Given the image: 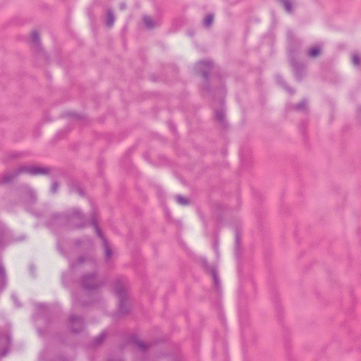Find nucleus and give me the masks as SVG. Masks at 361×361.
Returning a JSON list of instances; mask_svg holds the SVG:
<instances>
[{
  "mask_svg": "<svg viewBox=\"0 0 361 361\" xmlns=\"http://www.w3.org/2000/svg\"><path fill=\"white\" fill-rule=\"evenodd\" d=\"M54 223H60L71 228H82L88 224L81 211L75 208L66 214H54L52 216Z\"/></svg>",
  "mask_w": 361,
  "mask_h": 361,
  "instance_id": "obj_1",
  "label": "nucleus"
},
{
  "mask_svg": "<svg viewBox=\"0 0 361 361\" xmlns=\"http://www.w3.org/2000/svg\"><path fill=\"white\" fill-rule=\"evenodd\" d=\"M24 173L32 176L47 174L49 173V169L37 166H21L11 172L6 173L2 178V182L10 183L20 174Z\"/></svg>",
  "mask_w": 361,
  "mask_h": 361,
  "instance_id": "obj_2",
  "label": "nucleus"
},
{
  "mask_svg": "<svg viewBox=\"0 0 361 361\" xmlns=\"http://www.w3.org/2000/svg\"><path fill=\"white\" fill-rule=\"evenodd\" d=\"M115 293L118 298V312L121 315L126 314L128 312V307L126 304L127 299V282L125 279L121 278L115 281Z\"/></svg>",
  "mask_w": 361,
  "mask_h": 361,
  "instance_id": "obj_3",
  "label": "nucleus"
},
{
  "mask_svg": "<svg viewBox=\"0 0 361 361\" xmlns=\"http://www.w3.org/2000/svg\"><path fill=\"white\" fill-rule=\"evenodd\" d=\"M105 283L103 279L97 273L84 274L80 279V285L83 290L88 293L96 292Z\"/></svg>",
  "mask_w": 361,
  "mask_h": 361,
  "instance_id": "obj_4",
  "label": "nucleus"
},
{
  "mask_svg": "<svg viewBox=\"0 0 361 361\" xmlns=\"http://www.w3.org/2000/svg\"><path fill=\"white\" fill-rule=\"evenodd\" d=\"M90 223L94 227L98 237H99L102 240L103 246L105 252V258L106 259L109 260L113 254L110 244L103 235L102 232L98 226L97 220L94 216L92 217Z\"/></svg>",
  "mask_w": 361,
  "mask_h": 361,
  "instance_id": "obj_5",
  "label": "nucleus"
},
{
  "mask_svg": "<svg viewBox=\"0 0 361 361\" xmlns=\"http://www.w3.org/2000/svg\"><path fill=\"white\" fill-rule=\"evenodd\" d=\"M21 201L25 205H30L36 202L35 192L27 185L22 186L19 190Z\"/></svg>",
  "mask_w": 361,
  "mask_h": 361,
  "instance_id": "obj_6",
  "label": "nucleus"
},
{
  "mask_svg": "<svg viewBox=\"0 0 361 361\" xmlns=\"http://www.w3.org/2000/svg\"><path fill=\"white\" fill-rule=\"evenodd\" d=\"M69 327L72 332L78 334L82 331L84 327L83 319L74 314L69 318Z\"/></svg>",
  "mask_w": 361,
  "mask_h": 361,
  "instance_id": "obj_7",
  "label": "nucleus"
},
{
  "mask_svg": "<svg viewBox=\"0 0 361 361\" xmlns=\"http://www.w3.org/2000/svg\"><path fill=\"white\" fill-rule=\"evenodd\" d=\"M293 54L289 52L288 56L290 61L291 66L293 68L294 75L297 80H300L302 78L305 67L302 64L297 62L293 56Z\"/></svg>",
  "mask_w": 361,
  "mask_h": 361,
  "instance_id": "obj_8",
  "label": "nucleus"
},
{
  "mask_svg": "<svg viewBox=\"0 0 361 361\" xmlns=\"http://www.w3.org/2000/svg\"><path fill=\"white\" fill-rule=\"evenodd\" d=\"M11 343V338L8 335H0V357H4L7 354Z\"/></svg>",
  "mask_w": 361,
  "mask_h": 361,
  "instance_id": "obj_9",
  "label": "nucleus"
},
{
  "mask_svg": "<svg viewBox=\"0 0 361 361\" xmlns=\"http://www.w3.org/2000/svg\"><path fill=\"white\" fill-rule=\"evenodd\" d=\"M82 264H89L90 267L95 265L94 259L89 255L80 256L75 262H70V266L72 269L77 268Z\"/></svg>",
  "mask_w": 361,
  "mask_h": 361,
  "instance_id": "obj_10",
  "label": "nucleus"
},
{
  "mask_svg": "<svg viewBox=\"0 0 361 361\" xmlns=\"http://www.w3.org/2000/svg\"><path fill=\"white\" fill-rule=\"evenodd\" d=\"M207 271L212 278L214 286L217 290H219L221 288V280L217 268L214 266L207 267Z\"/></svg>",
  "mask_w": 361,
  "mask_h": 361,
  "instance_id": "obj_11",
  "label": "nucleus"
},
{
  "mask_svg": "<svg viewBox=\"0 0 361 361\" xmlns=\"http://www.w3.org/2000/svg\"><path fill=\"white\" fill-rule=\"evenodd\" d=\"M131 341L133 343L139 350L142 352H145L149 346L142 341H140L136 336H132Z\"/></svg>",
  "mask_w": 361,
  "mask_h": 361,
  "instance_id": "obj_12",
  "label": "nucleus"
},
{
  "mask_svg": "<svg viewBox=\"0 0 361 361\" xmlns=\"http://www.w3.org/2000/svg\"><path fill=\"white\" fill-rule=\"evenodd\" d=\"M115 18L112 10L108 9L106 11V24L108 27H111L114 23Z\"/></svg>",
  "mask_w": 361,
  "mask_h": 361,
  "instance_id": "obj_13",
  "label": "nucleus"
},
{
  "mask_svg": "<svg viewBox=\"0 0 361 361\" xmlns=\"http://www.w3.org/2000/svg\"><path fill=\"white\" fill-rule=\"evenodd\" d=\"M6 285V271L4 267L0 264V291Z\"/></svg>",
  "mask_w": 361,
  "mask_h": 361,
  "instance_id": "obj_14",
  "label": "nucleus"
},
{
  "mask_svg": "<svg viewBox=\"0 0 361 361\" xmlns=\"http://www.w3.org/2000/svg\"><path fill=\"white\" fill-rule=\"evenodd\" d=\"M279 1L283 6L285 10L291 13L293 11V2L290 0H279Z\"/></svg>",
  "mask_w": 361,
  "mask_h": 361,
  "instance_id": "obj_15",
  "label": "nucleus"
},
{
  "mask_svg": "<svg viewBox=\"0 0 361 361\" xmlns=\"http://www.w3.org/2000/svg\"><path fill=\"white\" fill-rule=\"evenodd\" d=\"M143 23L145 27L148 29H152L156 25V23L154 22L153 20L147 16L143 17Z\"/></svg>",
  "mask_w": 361,
  "mask_h": 361,
  "instance_id": "obj_16",
  "label": "nucleus"
},
{
  "mask_svg": "<svg viewBox=\"0 0 361 361\" xmlns=\"http://www.w3.org/2000/svg\"><path fill=\"white\" fill-rule=\"evenodd\" d=\"M215 118L222 125L225 122V112L223 109H220L215 112Z\"/></svg>",
  "mask_w": 361,
  "mask_h": 361,
  "instance_id": "obj_17",
  "label": "nucleus"
},
{
  "mask_svg": "<svg viewBox=\"0 0 361 361\" xmlns=\"http://www.w3.org/2000/svg\"><path fill=\"white\" fill-rule=\"evenodd\" d=\"M106 333L105 331H102L98 336H97L93 341V345L97 346L99 345L106 338Z\"/></svg>",
  "mask_w": 361,
  "mask_h": 361,
  "instance_id": "obj_18",
  "label": "nucleus"
},
{
  "mask_svg": "<svg viewBox=\"0 0 361 361\" xmlns=\"http://www.w3.org/2000/svg\"><path fill=\"white\" fill-rule=\"evenodd\" d=\"M307 104V102L306 99H302L300 102H299L298 104L293 106V109L298 111H302L306 109Z\"/></svg>",
  "mask_w": 361,
  "mask_h": 361,
  "instance_id": "obj_19",
  "label": "nucleus"
},
{
  "mask_svg": "<svg viewBox=\"0 0 361 361\" xmlns=\"http://www.w3.org/2000/svg\"><path fill=\"white\" fill-rule=\"evenodd\" d=\"M319 54H320V49L317 47L310 49L307 52V55L312 58L317 57V56L319 55Z\"/></svg>",
  "mask_w": 361,
  "mask_h": 361,
  "instance_id": "obj_20",
  "label": "nucleus"
},
{
  "mask_svg": "<svg viewBox=\"0 0 361 361\" xmlns=\"http://www.w3.org/2000/svg\"><path fill=\"white\" fill-rule=\"evenodd\" d=\"M176 199L177 202L180 205L185 206V205L189 204V202H190L189 200L182 195H176Z\"/></svg>",
  "mask_w": 361,
  "mask_h": 361,
  "instance_id": "obj_21",
  "label": "nucleus"
},
{
  "mask_svg": "<svg viewBox=\"0 0 361 361\" xmlns=\"http://www.w3.org/2000/svg\"><path fill=\"white\" fill-rule=\"evenodd\" d=\"M276 81L279 84L281 85L283 87H284V88H286V90L289 92L290 93H293L294 92V90L290 89V88H288V87L286 86V83H285V81L283 80V78H282V76L281 75H277L276 77Z\"/></svg>",
  "mask_w": 361,
  "mask_h": 361,
  "instance_id": "obj_22",
  "label": "nucleus"
},
{
  "mask_svg": "<svg viewBox=\"0 0 361 361\" xmlns=\"http://www.w3.org/2000/svg\"><path fill=\"white\" fill-rule=\"evenodd\" d=\"M31 41L33 44H36L37 47L39 46V36L37 31L32 32Z\"/></svg>",
  "mask_w": 361,
  "mask_h": 361,
  "instance_id": "obj_23",
  "label": "nucleus"
},
{
  "mask_svg": "<svg viewBox=\"0 0 361 361\" xmlns=\"http://www.w3.org/2000/svg\"><path fill=\"white\" fill-rule=\"evenodd\" d=\"M352 62L355 66H360L361 64V59L357 54L355 53L352 56Z\"/></svg>",
  "mask_w": 361,
  "mask_h": 361,
  "instance_id": "obj_24",
  "label": "nucleus"
},
{
  "mask_svg": "<svg viewBox=\"0 0 361 361\" xmlns=\"http://www.w3.org/2000/svg\"><path fill=\"white\" fill-rule=\"evenodd\" d=\"M214 20V15L213 14H207L204 18V26L209 27Z\"/></svg>",
  "mask_w": 361,
  "mask_h": 361,
  "instance_id": "obj_25",
  "label": "nucleus"
},
{
  "mask_svg": "<svg viewBox=\"0 0 361 361\" xmlns=\"http://www.w3.org/2000/svg\"><path fill=\"white\" fill-rule=\"evenodd\" d=\"M204 80H205L208 78V74L206 71V69L211 68L212 67H213V63L210 61L204 60Z\"/></svg>",
  "mask_w": 361,
  "mask_h": 361,
  "instance_id": "obj_26",
  "label": "nucleus"
},
{
  "mask_svg": "<svg viewBox=\"0 0 361 361\" xmlns=\"http://www.w3.org/2000/svg\"><path fill=\"white\" fill-rule=\"evenodd\" d=\"M202 63V61H200L198 62V63L197 64V66L195 68L196 69V71L197 73L200 75H203V71L202 70L201 68V65Z\"/></svg>",
  "mask_w": 361,
  "mask_h": 361,
  "instance_id": "obj_27",
  "label": "nucleus"
},
{
  "mask_svg": "<svg viewBox=\"0 0 361 361\" xmlns=\"http://www.w3.org/2000/svg\"><path fill=\"white\" fill-rule=\"evenodd\" d=\"M58 188H59L58 183L54 181V182L52 183L51 188V191L53 193H55V192H56V191L58 190Z\"/></svg>",
  "mask_w": 361,
  "mask_h": 361,
  "instance_id": "obj_28",
  "label": "nucleus"
},
{
  "mask_svg": "<svg viewBox=\"0 0 361 361\" xmlns=\"http://www.w3.org/2000/svg\"><path fill=\"white\" fill-rule=\"evenodd\" d=\"M240 239L238 233L235 234V248L236 250L238 249V247L240 246Z\"/></svg>",
  "mask_w": 361,
  "mask_h": 361,
  "instance_id": "obj_29",
  "label": "nucleus"
},
{
  "mask_svg": "<svg viewBox=\"0 0 361 361\" xmlns=\"http://www.w3.org/2000/svg\"><path fill=\"white\" fill-rule=\"evenodd\" d=\"M73 303L74 307H76L79 305V301L78 300V298L75 295L73 296Z\"/></svg>",
  "mask_w": 361,
  "mask_h": 361,
  "instance_id": "obj_30",
  "label": "nucleus"
},
{
  "mask_svg": "<svg viewBox=\"0 0 361 361\" xmlns=\"http://www.w3.org/2000/svg\"><path fill=\"white\" fill-rule=\"evenodd\" d=\"M75 192H78L80 195H84V192L82 191V190L78 187H76L75 188Z\"/></svg>",
  "mask_w": 361,
  "mask_h": 361,
  "instance_id": "obj_31",
  "label": "nucleus"
},
{
  "mask_svg": "<svg viewBox=\"0 0 361 361\" xmlns=\"http://www.w3.org/2000/svg\"><path fill=\"white\" fill-rule=\"evenodd\" d=\"M3 231L0 228V246L2 245V240H3Z\"/></svg>",
  "mask_w": 361,
  "mask_h": 361,
  "instance_id": "obj_32",
  "label": "nucleus"
},
{
  "mask_svg": "<svg viewBox=\"0 0 361 361\" xmlns=\"http://www.w3.org/2000/svg\"><path fill=\"white\" fill-rule=\"evenodd\" d=\"M13 300L14 302L16 304V305L19 306L17 298L15 296H13Z\"/></svg>",
  "mask_w": 361,
  "mask_h": 361,
  "instance_id": "obj_33",
  "label": "nucleus"
},
{
  "mask_svg": "<svg viewBox=\"0 0 361 361\" xmlns=\"http://www.w3.org/2000/svg\"><path fill=\"white\" fill-rule=\"evenodd\" d=\"M120 6H121V9H125L126 7V4L123 3V4H121Z\"/></svg>",
  "mask_w": 361,
  "mask_h": 361,
  "instance_id": "obj_34",
  "label": "nucleus"
},
{
  "mask_svg": "<svg viewBox=\"0 0 361 361\" xmlns=\"http://www.w3.org/2000/svg\"><path fill=\"white\" fill-rule=\"evenodd\" d=\"M87 305H88V304H87V303H85V302H82V306H87Z\"/></svg>",
  "mask_w": 361,
  "mask_h": 361,
  "instance_id": "obj_35",
  "label": "nucleus"
},
{
  "mask_svg": "<svg viewBox=\"0 0 361 361\" xmlns=\"http://www.w3.org/2000/svg\"><path fill=\"white\" fill-rule=\"evenodd\" d=\"M358 111L361 113V106L358 108Z\"/></svg>",
  "mask_w": 361,
  "mask_h": 361,
  "instance_id": "obj_36",
  "label": "nucleus"
}]
</instances>
